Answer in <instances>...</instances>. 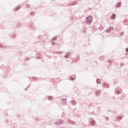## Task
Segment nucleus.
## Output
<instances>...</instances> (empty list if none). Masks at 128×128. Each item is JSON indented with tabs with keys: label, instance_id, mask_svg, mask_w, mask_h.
<instances>
[{
	"label": "nucleus",
	"instance_id": "1",
	"mask_svg": "<svg viewBox=\"0 0 128 128\" xmlns=\"http://www.w3.org/2000/svg\"><path fill=\"white\" fill-rule=\"evenodd\" d=\"M92 16H89L86 18V24H92Z\"/></svg>",
	"mask_w": 128,
	"mask_h": 128
},
{
	"label": "nucleus",
	"instance_id": "2",
	"mask_svg": "<svg viewBox=\"0 0 128 128\" xmlns=\"http://www.w3.org/2000/svg\"><path fill=\"white\" fill-rule=\"evenodd\" d=\"M62 124V120H58V121H57L56 122H55L56 124Z\"/></svg>",
	"mask_w": 128,
	"mask_h": 128
},
{
	"label": "nucleus",
	"instance_id": "3",
	"mask_svg": "<svg viewBox=\"0 0 128 128\" xmlns=\"http://www.w3.org/2000/svg\"><path fill=\"white\" fill-rule=\"evenodd\" d=\"M70 54L71 52H67L66 55L64 56V58H70Z\"/></svg>",
	"mask_w": 128,
	"mask_h": 128
},
{
	"label": "nucleus",
	"instance_id": "4",
	"mask_svg": "<svg viewBox=\"0 0 128 128\" xmlns=\"http://www.w3.org/2000/svg\"><path fill=\"white\" fill-rule=\"evenodd\" d=\"M104 88H110V85L108 84V83H104Z\"/></svg>",
	"mask_w": 128,
	"mask_h": 128
},
{
	"label": "nucleus",
	"instance_id": "5",
	"mask_svg": "<svg viewBox=\"0 0 128 128\" xmlns=\"http://www.w3.org/2000/svg\"><path fill=\"white\" fill-rule=\"evenodd\" d=\"M122 6V2H119L118 3V4L116 5V6L118 8H120Z\"/></svg>",
	"mask_w": 128,
	"mask_h": 128
},
{
	"label": "nucleus",
	"instance_id": "6",
	"mask_svg": "<svg viewBox=\"0 0 128 128\" xmlns=\"http://www.w3.org/2000/svg\"><path fill=\"white\" fill-rule=\"evenodd\" d=\"M112 20L116 19V14H112L111 17Z\"/></svg>",
	"mask_w": 128,
	"mask_h": 128
},
{
	"label": "nucleus",
	"instance_id": "7",
	"mask_svg": "<svg viewBox=\"0 0 128 128\" xmlns=\"http://www.w3.org/2000/svg\"><path fill=\"white\" fill-rule=\"evenodd\" d=\"M96 92L97 96H100V90H97Z\"/></svg>",
	"mask_w": 128,
	"mask_h": 128
},
{
	"label": "nucleus",
	"instance_id": "8",
	"mask_svg": "<svg viewBox=\"0 0 128 128\" xmlns=\"http://www.w3.org/2000/svg\"><path fill=\"white\" fill-rule=\"evenodd\" d=\"M92 126H94L96 124V122L94 120H92L91 122Z\"/></svg>",
	"mask_w": 128,
	"mask_h": 128
},
{
	"label": "nucleus",
	"instance_id": "9",
	"mask_svg": "<svg viewBox=\"0 0 128 128\" xmlns=\"http://www.w3.org/2000/svg\"><path fill=\"white\" fill-rule=\"evenodd\" d=\"M112 30V28H108L107 30H106V32H110Z\"/></svg>",
	"mask_w": 128,
	"mask_h": 128
},
{
	"label": "nucleus",
	"instance_id": "10",
	"mask_svg": "<svg viewBox=\"0 0 128 128\" xmlns=\"http://www.w3.org/2000/svg\"><path fill=\"white\" fill-rule=\"evenodd\" d=\"M48 100H52V96H49Z\"/></svg>",
	"mask_w": 128,
	"mask_h": 128
},
{
	"label": "nucleus",
	"instance_id": "11",
	"mask_svg": "<svg viewBox=\"0 0 128 128\" xmlns=\"http://www.w3.org/2000/svg\"><path fill=\"white\" fill-rule=\"evenodd\" d=\"M72 102L73 106H76V100H74L73 101H72Z\"/></svg>",
	"mask_w": 128,
	"mask_h": 128
},
{
	"label": "nucleus",
	"instance_id": "12",
	"mask_svg": "<svg viewBox=\"0 0 128 128\" xmlns=\"http://www.w3.org/2000/svg\"><path fill=\"white\" fill-rule=\"evenodd\" d=\"M96 82H97V84H101V82H100V79H98V78L97 79Z\"/></svg>",
	"mask_w": 128,
	"mask_h": 128
},
{
	"label": "nucleus",
	"instance_id": "13",
	"mask_svg": "<svg viewBox=\"0 0 128 128\" xmlns=\"http://www.w3.org/2000/svg\"><path fill=\"white\" fill-rule=\"evenodd\" d=\"M76 4V2H74L72 3V4H71V5L72 6H74V4Z\"/></svg>",
	"mask_w": 128,
	"mask_h": 128
},
{
	"label": "nucleus",
	"instance_id": "14",
	"mask_svg": "<svg viewBox=\"0 0 128 128\" xmlns=\"http://www.w3.org/2000/svg\"><path fill=\"white\" fill-rule=\"evenodd\" d=\"M122 116H118V120H122Z\"/></svg>",
	"mask_w": 128,
	"mask_h": 128
},
{
	"label": "nucleus",
	"instance_id": "15",
	"mask_svg": "<svg viewBox=\"0 0 128 128\" xmlns=\"http://www.w3.org/2000/svg\"><path fill=\"white\" fill-rule=\"evenodd\" d=\"M20 24H18V26H17L18 27V28H20Z\"/></svg>",
	"mask_w": 128,
	"mask_h": 128
},
{
	"label": "nucleus",
	"instance_id": "16",
	"mask_svg": "<svg viewBox=\"0 0 128 128\" xmlns=\"http://www.w3.org/2000/svg\"><path fill=\"white\" fill-rule=\"evenodd\" d=\"M0 48H4V46H2V44H0Z\"/></svg>",
	"mask_w": 128,
	"mask_h": 128
},
{
	"label": "nucleus",
	"instance_id": "17",
	"mask_svg": "<svg viewBox=\"0 0 128 128\" xmlns=\"http://www.w3.org/2000/svg\"><path fill=\"white\" fill-rule=\"evenodd\" d=\"M126 52H128V48H126Z\"/></svg>",
	"mask_w": 128,
	"mask_h": 128
},
{
	"label": "nucleus",
	"instance_id": "18",
	"mask_svg": "<svg viewBox=\"0 0 128 128\" xmlns=\"http://www.w3.org/2000/svg\"><path fill=\"white\" fill-rule=\"evenodd\" d=\"M19 8H18V7H16V10H18Z\"/></svg>",
	"mask_w": 128,
	"mask_h": 128
},
{
	"label": "nucleus",
	"instance_id": "19",
	"mask_svg": "<svg viewBox=\"0 0 128 128\" xmlns=\"http://www.w3.org/2000/svg\"><path fill=\"white\" fill-rule=\"evenodd\" d=\"M53 40H56V38H53Z\"/></svg>",
	"mask_w": 128,
	"mask_h": 128
},
{
	"label": "nucleus",
	"instance_id": "20",
	"mask_svg": "<svg viewBox=\"0 0 128 128\" xmlns=\"http://www.w3.org/2000/svg\"><path fill=\"white\" fill-rule=\"evenodd\" d=\"M76 78H73L72 77H70V80H75Z\"/></svg>",
	"mask_w": 128,
	"mask_h": 128
},
{
	"label": "nucleus",
	"instance_id": "21",
	"mask_svg": "<svg viewBox=\"0 0 128 128\" xmlns=\"http://www.w3.org/2000/svg\"><path fill=\"white\" fill-rule=\"evenodd\" d=\"M117 94H120V91L119 90L117 91Z\"/></svg>",
	"mask_w": 128,
	"mask_h": 128
},
{
	"label": "nucleus",
	"instance_id": "22",
	"mask_svg": "<svg viewBox=\"0 0 128 128\" xmlns=\"http://www.w3.org/2000/svg\"><path fill=\"white\" fill-rule=\"evenodd\" d=\"M30 60V59L29 58H26V60Z\"/></svg>",
	"mask_w": 128,
	"mask_h": 128
},
{
	"label": "nucleus",
	"instance_id": "23",
	"mask_svg": "<svg viewBox=\"0 0 128 128\" xmlns=\"http://www.w3.org/2000/svg\"><path fill=\"white\" fill-rule=\"evenodd\" d=\"M12 38H16V34L12 36Z\"/></svg>",
	"mask_w": 128,
	"mask_h": 128
},
{
	"label": "nucleus",
	"instance_id": "24",
	"mask_svg": "<svg viewBox=\"0 0 128 128\" xmlns=\"http://www.w3.org/2000/svg\"><path fill=\"white\" fill-rule=\"evenodd\" d=\"M10 48V46H6V48Z\"/></svg>",
	"mask_w": 128,
	"mask_h": 128
},
{
	"label": "nucleus",
	"instance_id": "25",
	"mask_svg": "<svg viewBox=\"0 0 128 128\" xmlns=\"http://www.w3.org/2000/svg\"><path fill=\"white\" fill-rule=\"evenodd\" d=\"M64 100H65V102H66V98L65 99V100H64V99H63V102H64Z\"/></svg>",
	"mask_w": 128,
	"mask_h": 128
},
{
	"label": "nucleus",
	"instance_id": "26",
	"mask_svg": "<svg viewBox=\"0 0 128 128\" xmlns=\"http://www.w3.org/2000/svg\"><path fill=\"white\" fill-rule=\"evenodd\" d=\"M124 63H122V64H121V66H124Z\"/></svg>",
	"mask_w": 128,
	"mask_h": 128
},
{
	"label": "nucleus",
	"instance_id": "27",
	"mask_svg": "<svg viewBox=\"0 0 128 128\" xmlns=\"http://www.w3.org/2000/svg\"><path fill=\"white\" fill-rule=\"evenodd\" d=\"M32 12H34H34H32L30 13L31 15L32 14Z\"/></svg>",
	"mask_w": 128,
	"mask_h": 128
},
{
	"label": "nucleus",
	"instance_id": "28",
	"mask_svg": "<svg viewBox=\"0 0 128 128\" xmlns=\"http://www.w3.org/2000/svg\"><path fill=\"white\" fill-rule=\"evenodd\" d=\"M111 28V30H114V28Z\"/></svg>",
	"mask_w": 128,
	"mask_h": 128
},
{
	"label": "nucleus",
	"instance_id": "29",
	"mask_svg": "<svg viewBox=\"0 0 128 128\" xmlns=\"http://www.w3.org/2000/svg\"><path fill=\"white\" fill-rule=\"evenodd\" d=\"M26 6H28V8H30V6H28V5H26Z\"/></svg>",
	"mask_w": 128,
	"mask_h": 128
},
{
	"label": "nucleus",
	"instance_id": "30",
	"mask_svg": "<svg viewBox=\"0 0 128 128\" xmlns=\"http://www.w3.org/2000/svg\"><path fill=\"white\" fill-rule=\"evenodd\" d=\"M112 62V61H109V62L110 63Z\"/></svg>",
	"mask_w": 128,
	"mask_h": 128
},
{
	"label": "nucleus",
	"instance_id": "31",
	"mask_svg": "<svg viewBox=\"0 0 128 128\" xmlns=\"http://www.w3.org/2000/svg\"><path fill=\"white\" fill-rule=\"evenodd\" d=\"M125 22H128V21L126 20V21H125Z\"/></svg>",
	"mask_w": 128,
	"mask_h": 128
},
{
	"label": "nucleus",
	"instance_id": "32",
	"mask_svg": "<svg viewBox=\"0 0 128 128\" xmlns=\"http://www.w3.org/2000/svg\"><path fill=\"white\" fill-rule=\"evenodd\" d=\"M72 124H74V122H72Z\"/></svg>",
	"mask_w": 128,
	"mask_h": 128
}]
</instances>
